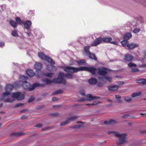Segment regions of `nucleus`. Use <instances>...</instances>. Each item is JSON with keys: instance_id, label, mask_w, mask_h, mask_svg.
Returning <instances> with one entry per match:
<instances>
[{"instance_id": "f257e3e1", "label": "nucleus", "mask_w": 146, "mask_h": 146, "mask_svg": "<svg viewBox=\"0 0 146 146\" xmlns=\"http://www.w3.org/2000/svg\"><path fill=\"white\" fill-rule=\"evenodd\" d=\"M64 71L67 72L73 73L79 71L85 70L90 72L92 74H96V72L97 70V68L93 67H82L80 68H77L73 67L66 66L64 67Z\"/></svg>"}, {"instance_id": "f03ea898", "label": "nucleus", "mask_w": 146, "mask_h": 146, "mask_svg": "<svg viewBox=\"0 0 146 146\" xmlns=\"http://www.w3.org/2000/svg\"><path fill=\"white\" fill-rule=\"evenodd\" d=\"M20 78L21 79V81L23 82V86L25 89H28L30 91H31L34 90L35 88L39 86V84L36 83L34 84L32 86L30 87V84L29 82L25 81L27 79V77L25 76L21 75L20 76Z\"/></svg>"}, {"instance_id": "7ed1b4c3", "label": "nucleus", "mask_w": 146, "mask_h": 146, "mask_svg": "<svg viewBox=\"0 0 146 146\" xmlns=\"http://www.w3.org/2000/svg\"><path fill=\"white\" fill-rule=\"evenodd\" d=\"M8 96H6L5 98L3 97L4 99V101L7 102L12 103L15 100V98L18 100H22L24 98L25 96L23 94L20 92H16L13 93L12 95V97L8 98H6Z\"/></svg>"}, {"instance_id": "20e7f679", "label": "nucleus", "mask_w": 146, "mask_h": 146, "mask_svg": "<svg viewBox=\"0 0 146 146\" xmlns=\"http://www.w3.org/2000/svg\"><path fill=\"white\" fill-rule=\"evenodd\" d=\"M107 133L111 135H114L116 137H118L119 138V142L117 144L119 145L123 144L126 141V134L124 133H119L118 132H116L112 131H108Z\"/></svg>"}, {"instance_id": "39448f33", "label": "nucleus", "mask_w": 146, "mask_h": 146, "mask_svg": "<svg viewBox=\"0 0 146 146\" xmlns=\"http://www.w3.org/2000/svg\"><path fill=\"white\" fill-rule=\"evenodd\" d=\"M35 68L37 70L36 72V76L38 78H41L43 75V73L40 70L42 68V64L41 63L38 62L36 63L35 65Z\"/></svg>"}, {"instance_id": "423d86ee", "label": "nucleus", "mask_w": 146, "mask_h": 146, "mask_svg": "<svg viewBox=\"0 0 146 146\" xmlns=\"http://www.w3.org/2000/svg\"><path fill=\"white\" fill-rule=\"evenodd\" d=\"M38 55L41 59L43 60H46L49 63L52 64H54V62L51 58L49 57H47L44 54H43L42 52H38Z\"/></svg>"}, {"instance_id": "0eeeda50", "label": "nucleus", "mask_w": 146, "mask_h": 146, "mask_svg": "<svg viewBox=\"0 0 146 146\" xmlns=\"http://www.w3.org/2000/svg\"><path fill=\"white\" fill-rule=\"evenodd\" d=\"M13 88V86L10 84H8L6 85L5 87V90L7 92L3 94V96L4 98L6 97V96H9L11 94L10 92L12 90Z\"/></svg>"}, {"instance_id": "6e6552de", "label": "nucleus", "mask_w": 146, "mask_h": 146, "mask_svg": "<svg viewBox=\"0 0 146 146\" xmlns=\"http://www.w3.org/2000/svg\"><path fill=\"white\" fill-rule=\"evenodd\" d=\"M61 73H63V72H60L58 76V77L54 78L52 80V82H53L62 84H64L66 83V81L64 79V77L60 76Z\"/></svg>"}, {"instance_id": "1a4fd4ad", "label": "nucleus", "mask_w": 146, "mask_h": 146, "mask_svg": "<svg viewBox=\"0 0 146 146\" xmlns=\"http://www.w3.org/2000/svg\"><path fill=\"white\" fill-rule=\"evenodd\" d=\"M86 98H81L80 101H83L85 100L91 101L95 99H98L100 98V97L96 96H93L91 94H90L85 96Z\"/></svg>"}, {"instance_id": "9d476101", "label": "nucleus", "mask_w": 146, "mask_h": 146, "mask_svg": "<svg viewBox=\"0 0 146 146\" xmlns=\"http://www.w3.org/2000/svg\"><path fill=\"white\" fill-rule=\"evenodd\" d=\"M97 70L98 74L100 75L104 76L107 73V69L104 67L98 68Z\"/></svg>"}, {"instance_id": "9b49d317", "label": "nucleus", "mask_w": 146, "mask_h": 146, "mask_svg": "<svg viewBox=\"0 0 146 146\" xmlns=\"http://www.w3.org/2000/svg\"><path fill=\"white\" fill-rule=\"evenodd\" d=\"M102 41V38H101L99 37L95 39L94 42L92 43L91 45L92 46H96L100 44Z\"/></svg>"}, {"instance_id": "f8f14e48", "label": "nucleus", "mask_w": 146, "mask_h": 146, "mask_svg": "<svg viewBox=\"0 0 146 146\" xmlns=\"http://www.w3.org/2000/svg\"><path fill=\"white\" fill-rule=\"evenodd\" d=\"M133 57L129 54H127L125 56L124 59L127 61H130L132 60Z\"/></svg>"}, {"instance_id": "ddd939ff", "label": "nucleus", "mask_w": 146, "mask_h": 146, "mask_svg": "<svg viewBox=\"0 0 146 146\" xmlns=\"http://www.w3.org/2000/svg\"><path fill=\"white\" fill-rule=\"evenodd\" d=\"M23 24H24V26L26 29H29L32 24V23L31 21L27 20L24 23H23Z\"/></svg>"}, {"instance_id": "4468645a", "label": "nucleus", "mask_w": 146, "mask_h": 146, "mask_svg": "<svg viewBox=\"0 0 146 146\" xmlns=\"http://www.w3.org/2000/svg\"><path fill=\"white\" fill-rule=\"evenodd\" d=\"M60 76H63L64 78H67L68 79H72L73 78V75L72 74H65L64 73L60 74Z\"/></svg>"}, {"instance_id": "2eb2a0df", "label": "nucleus", "mask_w": 146, "mask_h": 146, "mask_svg": "<svg viewBox=\"0 0 146 146\" xmlns=\"http://www.w3.org/2000/svg\"><path fill=\"white\" fill-rule=\"evenodd\" d=\"M78 117L77 116H75L69 118H68L67 120L66 121L64 122H61L60 124L61 125H64L68 123V121H69L70 120H73L76 119Z\"/></svg>"}, {"instance_id": "dca6fc26", "label": "nucleus", "mask_w": 146, "mask_h": 146, "mask_svg": "<svg viewBox=\"0 0 146 146\" xmlns=\"http://www.w3.org/2000/svg\"><path fill=\"white\" fill-rule=\"evenodd\" d=\"M139 44L134 43H131V44H128L127 45L128 48L129 49H133L135 48L138 47Z\"/></svg>"}, {"instance_id": "f3484780", "label": "nucleus", "mask_w": 146, "mask_h": 146, "mask_svg": "<svg viewBox=\"0 0 146 146\" xmlns=\"http://www.w3.org/2000/svg\"><path fill=\"white\" fill-rule=\"evenodd\" d=\"M132 35L130 33H127L124 36L123 38L125 40H128L132 37Z\"/></svg>"}, {"instance_id": "a211bd4d", "label": "nucleus", "mask_w": 146, "mask_h": 146, "mask_svg": "<svg viewBox=\"0 0 146 146\" xmlns=\"http://www.w3.org/2000/svg\"><path fill=\"white\" fill-rule=\"evenodd\" d=\"M26 73L27 75L30 77H33L35 74H36L31 69L28 70H27Z\"/></svg>"}, {"instance_id": "6ab92c4d", "label": "nucleus", "mask_w": 146, "mask_h": 146, "mask_svg": "<svg viewBox=\"0 0 146 146\" xmlns=\"http://www.w3.org/2000/svg\"><path fill=\"white\" fill-rule=\"evenodd\" d=\"M89 82L92 84H95L97 82V80L94 78H92L88 80Z\"/></svg>"}, {"instance_id": "aec40b11", "label": "nucleus", "mask_w": 146, "mask_h": 146, "mask_svg": "<svg viewBox=\"0 0 146 146\" xmlns=\"http://www.w3.org/2000/svg\"><path fill=\"white\" fill-rule=\"evenodd\" d=\"M118 88V86L116 85H113L109 86L108 89L109 90L115 91L117 90Z\"/></svg>"}, {"instance_id": "412c9836", "label": "nucleus", "mask_w": 146, "mask_h": 146, "mask_svg": "<svg viewBox=\"0 0 146 146\" xmlns=\"http://www.w3.org/2000/svg\"><path fill=\"white\" fill-rule=\"evenodd\" d=\"M115 123V121L113 120H111L109 121H105L104 122V124H113Z\"/></svg>"}, {"instance_id": "4be33fe9", "label": "nucleus", "mask_w": 146, "mask_h": 146, "mask_svg": "<svg viewBox=\"0 0 146 146\" xmlns=\"http://www.w3.org/2000/svg\"><path fill=\"white\" fill-rule=\"evenodd\" d=\"M128 42L127 41V40H125L124 39V40H123L121 42V43L124 47H127V45L128 44Z\"/></svg>"}, {"instance_id": "5701e85b", "label": "nucleus", "mask_w": 146, "mask_h": 146, "mask_svg": "<svg viewBox=\"0 0 146 146\" xmlns=\"http://www.w3.org/2000/svg\"><path fill=\"white\" fill-rule=\"evenodd\" d=\"M89 57L92 59H93L95 60H97V58L96 56L94 54L91 53L90 52V53L88 54Z\"/></svg>"}, {"instance_id": "b1692460", "label": "nucleus", "mask_w": 146, "mask_h": 146, "mask_svg": "<svg viewBox=\"0 0 146 146\" xmlns=\"http://www.w3.org/2000/svg\"><path fill=\"white\" fill-rule=\"evenodd\" d=\"M103 41L105 42H110L112 40V38L107 37H105L102 38Z\"/></svg>"}, {"instance_id": "393cba45", "label": "nucleus", "mask_w": 146, "mask_h": 146, "mask_svg": "<svg viewBox=\"0 0 146 146\" xmlns=\"http://www.w3.org/2000/svg\"><path fill=\"white\" fill-rule=\"evenodd\" d=\"M9 23L14 28L17 27V23L15 21L11 20L9 21Z\"/></svg>"}, {"instance_id": "a878e982", "label": "nucleus", "mask_w": 146, "mask_h": 146, "mask_svg": "<svg viewBox=\"0 0 146 146\" xmlns=\"http://www.w3.org/2000/svg\"><path fill=\"white\" fill-rule=\"evenodd\" d=\"M15 19L17 24V23L19 25H22L23 23V22L21 20L20 18L19 17H16Z\"/></svg>"}, {"instance_id": "bb28decb", "label": "nucleus", "mask_w": 146, "mask_h": 146, "mask_svg": "<svg viewBox=\"0 0 146 146\" xmlns=\"http://www.w3.org/2000/svg\"><path fill=\"white\" fill-rule=\"evenodd\" d=\"M141 94V93L140 92H135L133 93L131 95V97L134 98L137 96H139Z\"/></svg>"}, {"instance_id": "cd10ccee", "label": "nucleus", "mask_w": 146, "mask_h": 146, "mask_svg": "<svg viewBox=\"0 0 146 146\" xmlns=\"http://www.w3.org/2000/svg\"><path fill=\"white\" fill-rule=\"evenodd\" d=\"M78 65H84L85 64V60L82 59L78 61H76Z\"/></svg>"}, {"instance_id": "c85d7f7f", "label": "nucleus", "mask_w": 146, "mask_h": 146, "mask_svg": "<svg viewBox=\"0 0 146 146\" xmlns=\"http://www.w3.org/2000/svg\"><path fill=\"white\" fill-rule=\"evenodd\" d=\"M63 92L62 90L61 89H59L57 90L55 92H54L53 93V95H55L56 94H59L62 93Z\"/></svg>"}, {"instance_id": "c756f323", "label": "nucleus", "mask_w": 146, "mask_h": 146, "mask_svg": "<svg viewBox=\"0 0 146 146\" xmlns=\"http://www.w3.org/2000/svg\"><path fill=\"white\" fill-rule=\"evenodd\" d=\"M43 82L46 83L47 84H49L52 82V81H51L47 78H45L43 79Z\"/></svg>"}, {"instance_id": "7c9ffc66", "label": "nucleus", "mask_w": 146, "mask_h": 146, "mask_svg": "<svg viewBox=\"0 0 146 146\" xmlns=\"http://www.w3.org/2000/svg\"><path fill=\"white\" fill-rule=\"evenodd\" d=\"M12 35L14 37H17L19 36L17 31L16 30L12 31Z\"/></svg>"}, {"instance_id": "2f4dec72", "label": "nucleus", "mask_w": 146, "mask_h": 146, "mask_svg": "<svg viewBox=\"0 0 146 146\" xmlns=\"http://www.w3.org/2000/svg\"><path fill=\"white\" fill-rule=\"evenodd\" d=\"M90 47L89 46H86L84 47V49L86 53L89 54L90 53V52L89 51Z\"/></svg>"}, {"instance_id": "473e14b6", "label": "nucleus", "mask_w": 146, "mask_h": 146, "mask_svg": "<svg viewBox=\"0 0 146 146\" xmlns=\"http://www.w3.org/2000/svg\"><path fill=\"white\" fill-rule=\"evenodd\" d=\"M128 66L130 68H131L132 67H135L137 66V65L136 64L131 62L128 63Z\"/></svg>"}, {"instance_id": "72a5a7b5", "label": "nucleus", "mask_w": 146, "mask_h": 146, "mask_svg": "<svg viewBox=\"0 0 146 146\" xmlns=\"http://www.w3.org/2000/svg\"><path fill=\"white\" fill-rule=\"evenodd\" d=\"M43 75L42 76V78L43 76L44 75L46 77H51L53 74V73H46L45 74H43Z\"/></svg>"}, {"instance_id": "f704fd0d", "label": "nucleus", "mask_w": 146, "mask_h": 146, "mask_svg": "<svg viewBox=\"0 0 146 146\" xmlns=\"http://www.w3.org/2000/svg\"><path fill=\"white\" fill-rule=\"evenodd\" d=\"M35 99V98L33 96H31L28 101L29 103H31L33 102Z\"/></svg>"}, {"instance_id": "c9c22d12", "label": "nucleus", "mask_w": 146, "mask_h": 146, "mask_svg": "<svg viewBox=\"0 0 146 146\" xmlns=\"http://www.w3.org/2000/svg\"><path fill=\"white\" fill-rule=\"evenodd\" d=\"M140 29L138 28H135L133 31V32L135 33H137L139 32Z\"/></svg>"}, {"instance_id": "e433bc0d", "label": "nucleus", "mask_w": 146, "mask_h": 146, "mask_svg": "<svg viewBox=\"0 0 146 146\" xmlns=\"http://www.w3.org/2000/svg\"><path fill=\"white\" fill-rule=\"evenodd\" d=\"M143 79H140L136 80V82L137 83H141L142 84Z\"/></svg>"}, {"instance_id": "4c0bfd02", "label": "nucleus", "mask_w": 146, "mask_h": 146, "mask_svg": "<svg viewBox=\"0 0 146 146\" xmlns=\"http://www.w3.org/2000/svg\"><path fill=\"white\" fill-rule=\"evenodd\" d=\"M105 78L109 82H111L112 79V78L111 77H109L107 76H105Z\"/></svg>"}, {"instance_id": "58836bf2", "label": "nucleus", "mask_w": 146, "mask_h": 146, "mask_svg": "<svg viewBox=\"0 0 146 146\" xmlns=\"http://www.w3.org/2000/svg\"><path fill=\"white\" fill-rule=\"evenodd\" d=\"M124 100L127 102H130L131 100V98L130 97H128L125 98Z\"/></svg>"}, {"instance_id": "ea45409f", "label": "nucleus", "mask_w": 146, "mask_h": 146, "mask_svg": "<svg viewBox=\"0 0 146 146\" xmlns=\"http://www.w3.org/2000/svg\"><path fill=\"white\" fill-rule=\"evenodd\" d=\"M99 103V102L97 101H94L93 102L92 104H87L86 105H96Z\"/></svg>"}, {"instance_id": "a19ab883", "label": "nucleus", "mask_w": 146, "mask_h": 146, "mask_svg": "<svg viewBox=\"0 0 146 146\" xmlns=\"http://www.w3.org/2000/svg\"><path fill=\"white\" fill-rule=\"evenodd\" d=\"M12 135L16 136H19L21 135V133H12Z\"/></svg>"}, {"instance_id": "79ce46f5", "label": "nucleus", "mask_w": 146, "mask_h": 146, "mask_svg": "<svg viewBox=\"0 0 146 146\" xmlns=\"http://www.w3.org/2000/svg\"><path fill=\"white\" fill-rule=\"evenodd\" d=\"M139 71V70L137 68H133L131 69V71L132 72H138Z\"/></svg>"}, {"instance_id": "37998d69", "label": "nucleus", "mask_w": 146, "mask_h": 146, "mask_svg": "<svg viewBox=\"0 0 146 146\" xmlns=\"http://www.w3.org/2000/svg\"><path fill=\"white\" fill-rule=\"evenodd\" d=\"M42 126V125L41 123H38L36 125V127L37 128H40Z\"/></svg>"}, {"instance_id": "c03bdc74", "label": "nucleus", "mask_w": 146, "mask_h": 146, "mask_svg": "<svg viewBox=\"0 0 146 146\" xmlns=\"http://www.w3.org/2000/svg\"><path fill=\"white\" fill-rule=\"evenodd\" d=\"M98 78L99 80H100L101 81H104V79H105V77H102L99 76V77H98Z\"/></svg>"}, {"instance_id": "a18cd8bd", "label": "nucleus", "mask_w": 146, "mask_h": 146, "mask_svg": "<svg viewBox=\"0 0 146 146\" xmlns=\"http://www.w3.org/2000/svg\"><path fill=\"white\" fill-rule=\"evenodd\" d=\"M24 105L23 104V103H19L17 104L16 105V107H18L20 106H23Z\"/></svg>"}, {"instance_id": "49530a36", "label": "nucleus", "mask_w": 146, "mask_h": 146, "mask_svg": "<svg viewBox=\"0 0 146 146\" xmlns=\"http://www.w3.org/2000/svg\"><path fill=\"white\" fill-rule=\"evenodd\" d=\"M142 84H146V79L143 78V80Z\"/></svg>"}, {"instance_id": "de8ad7c7", "label": "nucleus", "mask_w": 146, "mask_h": 146, "mask_svg": "<svg viewBox=\"0 0 146 146\" xmlns=\"http://www.w3.org/2000/svg\"><path fill=\"white\" fill-rule=\"evenodd\" d=\"M34 12V11H31L29 12V15H31L32 16Z\"/></svg>"}, {"instance_id": "09e8293b", "label": "nucleus", "mask_w": 146, "mask_h": 146, "mask_svg": "<svg viewBox=\"0 0 146 146\" xmlns=\"http://www.w3.org/2000/svg\"><path fill=\"white\" fill-rule=\"evenodd\" d=\"M51 65H48L46 66V68L48 70H49L50 69V67H51Z\"/></svg>"}, {"instance_id": "8fccbe9b", "label": "nucleus", "mask_w": 146, "mask_h": 146, "mask_svg": "<svg viewBox=\"0 0 146 146\" xmlns=\"http://www.w3.org/2000/svg\"><path fill=\"white\" fill-rule=\"evenodd\" d=\"M58 113H53L51 114V115L53 116H56L58 115Z\"/></svg>"}, {"instance_id": "3c124183", "label": "nucleus", "mask_w": 146, "mask_h": 146, "mask_svg": "<svg viewBox=\"0 0 146 146\" xmlns=\"http://www.w3.org/2000/svg\"><path fill=\"white\" fill-rule=\"evenodd\" d=\"M110 43H112L113 44H115V45H117V44H118L117 42L116 41L110 42Z\"/></svg>"}, {"instance_id": "603ef678", "label": "nucleus", "mask_w": 146, "mask_h": 146, "mask_svg": "<svg viewBox=\"0 0 146 146\" xmlns=\"http://www.w3.org/2000/svg\"><path fill=\"white\" fill-rule=\"evenodd\" d=\"M139 67H146V64L140 65Z\"/></svg>"}, {"instance_id": "864d4df0", "label": "nucleus", "mask_w": 146, "mask_h": 146, "mask_svg": "<svg viewBox=\"0 0 146 146\" xmlns=\"http://www.w3.org/2000/svg\"><path fill=\"white\" fill-rule=\"evenodd\" d=\"M115 98H121V97L119 95H115Z\"/></svg>"}, {"instance_id": "5fc2aeb1", "label": "nucleus", "mask_w": 146, "mask_h": 146, "mask_svg": "<svg viewBox=\"0 0 146 146\" xmlns=\"http://www.w3.org/2000/svg\"><path fill=\"white\" fill-rule=\"evenodd\" d=\"M80 93L83 96H84L85 95V94L83 91H80Z\"/></svg>"}, {"instance_id": "6e6d98bb", "label": "nucleus", "mask_w": 146, "mask_h": 146, "mask_svg": "<svg viewBox=\"0 0 146 146\" xmlns=\"http://www.w3.org/2000/svg\"><path fill=\"white\" fill-rule=\"evenodd\" d=\"M118 84H124V82L123 81H119L118 82Z\"/></svg>"}, {"instance_id": "4d7b16f0", "label": "nucleus", "mask_w": 146, "mask_h": 146, "mask_svg": "<svg viewBox=\"0 0 146 146\" xmlns=\"http://www.w3.org/2000/svg\"><path fill=\"white\" fill-rule=\"evenodd\" d=\"M27 34L28 35V36H30L31 33L30 31H28L27 32Z\"/></svg>"}, {"instance_id": "13d9d810", "label": "nucleus", "mask_w": 146, "mask_h": 146, "mask_svg": "<svg viewBox=\"0 0 146 146\" xmlns=\"http://www.w3.org/2000/svg\"><path fill=\"white\" fill-rule=\"evenodd\" d=\"M57 100V98L56 97H53L52 98V100L53 101H55L56 100Z\"/></svg>"}, {"instance_id": "bf43d9fd", "label": "nucleus", "mask_w": 146, "mask_h": 146, "mask_svg": "<svg viewBox=\"0 0 146 146\" xmlns=\"http://www.w3.org/2000/svg\"><path fill=\"white\" fill-rule=\"evenodd\" d=\"M4 43L1 42L0 43V46L1 47L4 46Z\"/></svg>"}, {"instance_id": "052dcab7", "label": "nucleus", "mask_w": 146, "mask_h": 146, "mask_svg": "<svg viewBox=\"0 0 146 146\" xmlns=\"http://www.w3.org/2000/svg\"><path fill=\"white\" fill-rule=\"evenodd\" d=\"M128 116V114L122 116V117L124 118H126Z\"/></svg>"}, {"instance_id": "680f3d73", "label": "nucleus", "mask_w": 146, "mask_h": 146, "mask_svg": "<svg viewBox=\"0 0 146 146\" xmlns=\"http://www.w3.org/2000/svg\"><path fill=\"white\" fill-rule=\"evenodd\" d=\"M27 118V116L25 115H23L21 117V118L22 119H23Z\"/></svg>"}, {"instance_id": "e2e57ef3", "label": "nucleus", "mask_w": 146, "mask_h": 146, "mask_svg": "<svg viewBox=\"0 0 146 146\" xmlns=\"http://www.w3.org/2000/svg\"><path fill=\"white\" fill-rule=\"evenodd\" d=\"M121 101L119 99H118L117 100L116 102H117L120 103L121 102Z\"/></svg>"}, {"instance_id": "0e129e2a", "label": "nucleus", "mask_w": 146, "mask_h": 146, "mask_svg": "<svg viewBox=\"0 0 146 146\" xmlns=\"http://www.w3.org/2000/svg\"><path fill=\"white\" fill-rule=\"evenodd\" d=\"M73 127L74 128H77L78 127L74 125L73 126Z\"/></svg>"}, {"instance_id": "69168bd1", "label": "nucleus", "mask_w": 146, "mask_h": 146, "mask_svg": "<svg viewBox=\"0 0 146 146\" xmlns=\"http://www.w3.org/2000/svg\"><path fill=\"white\" fill-rule=\"evenodd\" d=\"M98 85L99 86H102V84H100V83H98Z\"/></svg>"}, {"instance_id": "338daca9", "label": "nucleus", "mask_w": 146, "mask_h": 146, "mask_svg": "<svg viewBox=\"0 0 146 146\" xmlns=\"http://www.w3.org/2000/svg\"><path fill=\"white\" fill-rule=\"evenodd\" d=\"M3 105V104H0V107L2 106Z\"/></svg>"}, {"instance_id": "774afa93", "label": "nucleus", "mask_w": 146, "mask_h": 146, "mask_svg": "<svg viewBox=\"0 0 146 146\" xmlns=\"http://www.w3.org/2000/svg\"><path fill=\"white\" fill-rule=\"evenodd\" d=\"M141 115H144V114L142 113H141Z\"/></svg>"}]
</instances>
